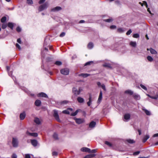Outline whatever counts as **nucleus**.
<instances>
[{
	"label": "nucleus",
	"mask_w": 158,
	"mask_h": 158,
	"mask_svg": "<svg viewBox=\"0 0 158 158\" xmlns=\"http://www.w3.org/2000/svg\"><path fill=\"white\" fill-rule=\"evenodd\" d=\"M48 6V3L46 2L43 4L40 5L38 8L39 11L40 12L47 8Z\"/></svg>",
	"instance_id": "nucleus-1"
},
{
	"label": "nucleus",
	"mask_w": 158,
	"mask_h": 158,
	"mask_svg": "<svg viewBox=\"0 0 158 158\" xmlns=\"http://www.w3.org/2000/svg\"><path fill=\"white\" fill-rule=\"evenodd\" d=\"M69 70L68 68L62 69L60 70V73L64 75H68L69 74Z\"/></svg>",
	"instance_id": "nucleus-2"
},
{
	"label": "nucleus",
	"mask_w": 158,
	"mask_h": 158,
	"mask_svg": "<svg viewBox=\"0 0 158 158\" xmlns=\"http://www.w3.org/2000/svg\"><path fill=\"white\" fill-rule=\"evenodd\" d=\"M12 144L13 147L15 148L18 147V139L16 138H13L12 139Z\"/></svg>",
	"instance_id": "nucleus-3"
},
{
	"label": "nucleus",
	"mask_w": 158,
	"mask_h": 158,
	"mask_svg": "<svg viewBox=\"0 0 158 158\" xmlns=\"http://www.w3.org/2000/svg\"><path fill=\"white\" fill-rule=\"evenodd\" d=\"M54 114H53V116L54 117L56 120L58 122H60V120L59 118V116L58 114V111L56 110H54Z\"/></svg>",
	"instance_id": "nucleus-4"
},
{
	"label": "nucleus",
	"mask_w": 158,
	"mask_h": 158,
	"mask_svg": "<svg viewBox=\"0 0 158 158\" xmlns=\"http://www.w3.org/2000/svg\"><path fill=\"white\" fill-rule=\"evenodd\" d=\"M74 119L75 120L76 122L78 124H80L83 123L84 122V120L83 119L75 118Z\"/></svg>",
	"instance_id": "nucleus-5"
},
{
	"label": "nucleus",
	"mask_w": 158,
	"mask_h": 158,
	"mask_svg": "<svg viewBox=\"0 0 158 158\" xmlns=\"http://www.w3.org/2000/svg\"><path fill=\"white\" fill-rule=\"evenodd\" d=\"M131 115L129 114H126L124 115V120L125 121H127L130 118Z\"/></svg>",
	"instance_id": "nucleus-6"
},
{
	"label": "nucleus",
	"mask_w": 158,
	"mask_h": 158,
	"mask_svg": "<svg viewBox=\"0 0 158 158\" xmlns=\"http://www.w3.org/2000/svg\"><path fill=\"white\" fill-rule=\"evenodd\" d=\"M62 8L60 6H57L52 9L51 10V11L52 12H56L60 10Z\"/></svg>",
	"instance_id": "nucleus-7"
},
{
	"label": "nucleus",
	"mask_w": 158,
	"mask_h": 158,
	"mask_svg": "<svg viewBox=\"0 0 158 158\" xmlns=\"http://www.w3.org/2000/svg\"><path fill=\"white\" fill-rule=\"evenodd\" d=\"M73 92L74 94L76 96L80 94L79 92H78V90L75 87L73 88Z\"/></svg>",
	"instance_id": "nucleus-8"
},
{
	"label": "nucleus",
	"mask_w": 158,
	"mask_h": 158,
	"mask_svg": "<svg viewBox=\"0 0 158 158\" xmlns=\"http://www.w3.org/2000/svg\"><path fill=\"white\" fill-rule=\"evenodd\" d=\"M37 96L39 97H42L47 98H48L47 95L46 94L43 92H41L38 94Z\"/></svg>",
	"instance_id": "nucleus-9"
},
{
	"label": "nucleus",
	"mask_w": 158,
	"mask_h": 158,
	"mask_svg": "<svg viewBox=\"0 0 158 158\" xmlns=\"http://www.w3.org/2000/svg\"><path fill=\"white\" fill-rule=\"evenodd\" d=\"M27 134L29 135L35 137L38 136V134L36 133H30L28 131L27 132Z\"/></svg>",
	"instance_id": "nucleus-10"
},
{
	"label": "nucleus",
	"mask_w": 158,
	"mask_h": 158,
	"mask_svg": "<svg viewBox=\"0 0 158 158\" xmlns=\"http://www.w3.org/2000/svg\"><path fill=\"white\" fill-rule=\"evenodd\" d=\"M81 151L82 152H90V149L87 148L83 147L81 148Z\"/></svg>",
	"instance_id": "nucleus-11"
},
{
	"label": "nucleus",
	"mask_w": 158,
	"mask_h": 158,
	"mask_svg": "<svg viewBox=\"0 0 158 158\" xmlns=\"http://www.w3.org/2000/svg\"><path fill=\"white\" fill-rule=\"evenodd\" d=\"M31 143L32 145L34 147L36 146L37 145L38 142L36 140H31Z\"/></svg>",
	"instance_id": "nucleus-12"
},
{
	"label": "nucleus",
	"mask_w": 158,
	"mask_h": 158,
	"mask_svg": "<svg viewBox=\"0 0 158 158\" xmlns=\"http://www.w3.org/2000/svg\"><path fill=\"white\" fill-rule=\"evenodd\" d=\"M68 110H70L71 111H73V109L71 108H68L67 110H65L62 111V113L63 114H70L69 112L68 111Z\"/></svg>",
	"instance_id": "nucleus-13"
},
{
	"label": "nucleus",
	"mask_w": 158,
	"mask_h": 158,
	"mask_svg": "<svg viewBox=\"0 0 158 158\" xmlns=\"http://www.w3.org/2000/svg\"><path fill=\"white\" fill-rule=\"evenodd\" d=\"M92 95L90 94L89 98V101L87 102V104L88 106H90L92 102Z\"/></svg>",
	"instance_id": "nucleus-14"
},
{
	"label": "nucleus",
	"mask_w": 158,
	"mask_h": 158,
	"mask_svg": "<svg viewBox=\"0 0 158 158\" xmlns=\"http://www.w3.org/2000/svg\"><path fill=\"white\" fill-rule=\"evenodd\" d=\"M96 125V123L95 122L92 121L89 124V127L91 128L94 127Z\"/></svg>",
	"instance_id": "nucleus-15"
},
{
	"label": "nucleus",
	"mask_w": 158,
	"mask_h": 158,
	"mask_svg": "<svg viewBox=\"0 0 158 158\" xmlns=\"http://www.w3.org/2000/svg\"><path fill=\"white\" fill-rule=\"evenodd\" d=\"M34 122L38 125H39L40 123V121L39 118L37 117H35L34 118Z\"/></svg>",
	"instance_id": "nucleus-16"
},
{
	"label": "nucleus",
	"mask_w": 158,
	"mask_h": 158,
	"mask_svg": "<svg viewBox=\"0 0 158 158\" xmlns=\"http://www.w3.org/2000/svg\"><path fill=\"white\" fill-rule=\"evenodd\" d=\"M26 116V114L25 112L21 113L20 115V119L23 120L24 119Z\"/></svg>",
	"instance_id": "nucleus-17"
},
{
	"label": "nucleus",
	"mask_w": 158,
	"mask_h": 158,
	"mask_svg": "<svg viewBox=\"0 0 158 158\" xmlns=\"http://www.w3.org/2000/svg\"><path fill=\"white\" fill-rule=\"evenodd\" d=\"M147 95L148 97L152 99H156L158 98V94L157 93L156 94L155 96H151L148 94H147Z\"/></svg>",
	"instance_id": "nucleus-18"
},
{
	"label": "nucleus",
	"mask_w": 158,
	"mask_h": 158,
	"mask_svg": "<svg viewBox=\"0 0 158 158\" xmlns=\"http://www.w3.org/2000/svg\"><path fill=\"white\" fill-rule=\"evenodd\" d=\"M77 100L78 102L80 103H82L84 101V100L83 98L79 97L77 98Z\"/></svg>",
	"instance_id": "nucleus-19"
},
{
	"label": "nucleus",
	"mask_w": 158,
	"mask_h": 158,
	"mask_svg": "<svg viewBox=\"0 0 158 158\" xmlns=\"http://www.w3.org/2000/svg\"><path fill=\"white\" fill-rule=\"evenodd\" d=\"M102 91H100L99 97L98 99V102H100L102 98Z\"/></svg>",
	"instance_id": "nucleus-20"
},
{
	"label": "nucleus",
	"mask_w": 158,
	"mask_h": 158,
	"mask_svg": "<svg viewBox=\"0 0 158 158\" xmlns=\"http://www.w3.org/2000/svg\"><path fill=\"white\" fill-rule=\"evenodd\" d=\"M41 104V102L39 100H37L35 102V104L36 106H39Z\"/></svg>",
	"instance_id": "nucleus-21"
},
{
	"label": "nucleus",
	"mask_w": 158,
	"mask_h": 158,
	"mask_svg": "<svg viewBox=\"0 0 158 158\" xmlns=\"http://www.w3.org/2000/svg\"><path fill=\"white\" fill-rule=\"evenodd\" d=\"M149 138V136L148 135H145L144 137V138H143V143L145 142L147 139H148Z\"/></svg>",
	"instance_id": "nucleus-22"
},
{
	"label": "nucleus",
	"mask_w": 158,
	"mask_h": 158,
	"mask_svg": "<svg viewBox=\"0 0 158 158\" xmlns=\"http://www.w3.org/2000/svg\"><path fill=\"white\" fill-rule=\"evenodd\" d=\"M125 93L126 94H129L130 95H133V92L131 91L130 90H127L125 91Z\"/></svg>",
	"instance_id": "nucleus-23"
},
{
	"label": "nucleus",
	"mask_w": 158,
	"mask_h": 158,
	"mask_svg": "<svg viewBox=\"0 0 158 158\" xmlns=\"http://www.w3.org/2000/svg\"><path fill=\"white\" fill-rule=\"evenodd\" d=\"M90 75L87 73H82L78 75L79 76H82L84 77H86L89 76Z\"/></svg>",
	"instance_id": "nucleus-24"
},
{
	"label": "nucleus",
	"mask_w": 158,
	"mask_h": 158,
	"mask_svg": "<svg viewBox=\"0 0 158 158\" xmlns=\"http://www.w3.org/2000/svg\"><path fill=\"white\" fill-rule=\"evenodd\" d=\"M133 97L136 100H139L140 98V96L139 95L135 94H133Z\"/></svg>",
	"instance_id": "nucleus-25"
},
{
	"label": "nucleus",
	"mask_w": 158,
	"mask_h": 158,
	"mask_svg": "<svg viewBox=\"0 0 158 158\" xmlns=\"http://www.w3.org/2000/svg\"><path fill=\"white\" fill-rule=\"evenodd\" d=\"M95 156V155L94 154H91L87 155L85 156L84 158H90L94 157Z\"/></svg>",
	"instance_id": "nucleus-26"
},
{
	"label": "nucleus",
	"mask_w": 158,
	"mask_h": 158,
	"mask_svg": "<svg viewBox=\"0 0 158 158\" xmlns=\"http://www.w3.org/2000/svg\"><path fill=\"white\" fill-rule=\"evenodd\" d=\"M149 50L152 54H156L157 53V52L155 50L152 49V48H150Z\"/></svg>",
	"instance_id": "nucleus-27"
},
{
	"label": "nucleus",
	"mask_w": 158,
	"mask_h": 158,
	"mask_svg": "<svg viewBox=\"0 0 158 158\" xmlns=\"http://www.w3.org/2000/svg\"><path fill=\"white\" fill-rule=\"evenodd\" d=\"M130 45L134 47H136V42L131 41L130 43Z\"/></svg>",
	"instance_id": "nucleus-28"
},
{
	"label": "nucleus",
	"mask_w": 158,
	"mask_h": 158,
	"mask_svg": "<svg viewBox=\"0 0 158 158\" xmlns=\"http://www.w3.org/2000/svg\"><path fill=\"white\" fill-rule=\"evenodd\" d=\"M80 110H79V109L75 111V112L71 114V115L72 116H75L78 113Z\"/></svg>",
	"instance_id": "nucleus-29"
},
{
	"label": "nucleus",
	"mask_w": 158,
	"mask_h": 158,
	"mask_svg": "<svg viewBox=\"0 0 158 158\" xmlns=\"http://www.w3.org/2000/svg\"><path fill=\"white\" fill-rule=\"evenodd\" d=\"M93 44L91 42H90L88 44V48L91 49L93 48Z\"/></svg>",
	"instance_id": "nucleus-30"
},
{
	"label": "nucleus",
	"mask_w": 158,
	"mask_h": 158,
	"mask_svg": "<svg viewBox=\"0 0 158 158\" xmlns=\"http://www.w3.org/2000/svg\"><path fill=\"white\" fill-rule=\"evenodd\" d=\"M125 31V30L123 28H118L117 29L118 32L120 33L123 32Z\"/></svg>",
	"instance_id": "nucleus-31"
},
{
	"label": "nucleus",
	"mask_w": 158,
	"mask_h": 158,
	"mask_svg": "<svg viewBox=\"0 0 158 158\" xmlns=\"http://www.w3.org/2000/svg\"><path fill=\"white\" fill-rule=\"evenodd\" d=\"M143 110L147 115H151V113L150 111L145 109H143Z\"/></svg>",
	"instance_id": "nucleus-32"
},
{
	"label": "nucleus",
	"mask_w": 158,
	"mask_h": 158,
	"mask_svg": "<svg viewBox=\"0 0 158 158\" xmlns=\"http://www.w3.org/2000/svg\"><path fill=\"white\" fill-rule=\"evenodd\" d=\"M8 26L12 30L13 29V27L14 25H13V23H10V22H9L8 23Z\"/></svg>",
	"instance_id": "nucleus-33"
},
{
	"label": "nucleus",
	"mask_w": 158,
	"mask_h": 158,
	"mask_svg": "<svg viewBox=\"0 0 158 158\" xmlns=\"http://www.w3.org/2000/svg\"><path fill=\"white\" fill-rule=\"evenodd\" d=\"M105 143L106 144V145H108V146L110 147H112V144L107 141H106L105 142Z\"/></svg>",
	"instance_id": "nucleus-34"
},
{
	"label": "nucleus",
	"mask_w": 158,
	"mask_h": 158,
	"mask_svg": "<svg viewBox=\"0 0 158 158\" xmlns=\"http://www.w3.org/2000/svg\"><path fill=\"white\" fill-rule=\"evenodd\" d=\"M126 141L129 143L132 144L135 143V141L133 139H127L126 140Z\"/></svg>",
	"instance_id": "nucleus-35"
},
{
	"label": "nucleus",
	"mask_w": 158,
	"mask_h": 158,
	"mask_svg": "<svg viewBox=\"0 0 158 158\" xmlns=\"http://www.w3.org/2000/svg\"><path fill=\"white\" fill-rule=\"evenodd\" d=\"M143 2V3H142L141 2H139V3L142 6H143V4H144L145 5L146 7L148 8V4H147L146 2L145 1H144Z\"/></svg>",
	"instance_id": "nucleus-36"
},
{
	"label": "nucleus",
	"mask_w": 158,
	"mask_h": 158,
	"mask_svg": "<svg viewBox=\"0 0 158 158\" xmlns=\"http://www.w3.org/2000/svg\"><path fill=\"white\" fill-rule=\"evenodd\" d=\"M69 102L67 100H64L63 101L61 102H60V104L61 105H64L67 104Z\"/></svg>",
	"instance_id": "nucleus-37"
},
{
	"label": "nucleus",
	"mask_w": 158,
	"mask_h": 158,
	"mask_svg": "<svg viewBox=\"0 0 158 158\" xmlns=\"http://www.w3.org/2000/svg\"><path fill=\"white\" fill-rule=\"evenodd\" d=\"M6 17L5 16H4L1 19V21L2 23H4L6 22Z\"/></svg>",
	"instance_id": "nucleus-38"
},
{
	"label": "nucleus",
	"mask_w": 158,
	"mask_h": 158,
	"mask_svg": "<svg viewBox=\"0 0 158 158\" xmlns=\"http://www.w3.org/2000/svg\"><path fill=\"white\" fill-rule=\"evenodd\" d=\"M148 60L149 61L152 62L153 60V58L150 56H148L147 57Z\"/></svg>",
	"instance_id": "nucleus-39"
},
{
	"label": "nucleus",
	"mask_w": 158,
	"mask_h": 158,
	"mask_svg": "<svg viewBox=\"0 0 158 158\" xmlns=\"http://www.w3.org/2000/svg\"><path fill=\"white\" fill-rule=\"evenodd\" d=\"M53 137L55 139H58V135L56 133H54L53 134Z\"/></svg>",
	"instance_id": "nucleus-40"
},
{
	"label": "nucleus",
	"mask_w": 158,
	"mask_h": 158,
	"mask_svg": "<svg viewBox=\"0 0 158 158\" xmlns=\"http://www.w3.org/2000/svg\"><path fill=\"white\" fill-rule=\"evenodd\" d=\"M62 64V63L61 61H57L55 63V64L58 66L61 65Z\"/></svg>",
	"instance_id": "nucleus-41"
},
{
	"label": "nucleus",
	"mask_w": 158,
	"mask_h": 158,
	"mask_svg": "<svg viewBox=\"0 0 158 158\" xmlns=\"http://www.w3.org/2000/svg\"><path fill=\"white\" fill-rule=\"evenodd\" d=\"M139 35L138 34L136 33L133 34V37L135 38H138L139 37Z\"/></svg>",
	"instance_id": "nucleus-42"
},
{
	"label": "nucleus",
	"mask_w": 158,
	"mask_h": 158,
	"mask_svg": "<svg viewBox=\"0 0 158 158\" xmlns=\"http://www.w3.org/2000/svg\"><path fill=\"white\" fill-rule=\"evenodd\" d=\"M27 3L28 4H33L32 0H27Z\"/></svg>",
	"instance_id": "nucleus-43"
},
{
	"label": "nucleus",
	"mask_w": 158,
	"mask_h": 158,
	"mask_svg": "<svg viewBox=\"0 0 158 158\" xmlns=\"http://www.w3.org/2000/svg\"><path fill=\"white\" fill-rule=\"evenodd\" d=\"M7 27V25L6 24H2V28L3 29H5Z\"/></svg>",
	"instance_id": "nucleus-44"
},
{
	"label": "nucleus",
	"mask_w": 158,
	"mask_h": 158,
	"mask_svg": "<svg viewBox=\"0 0 158 158\" xmlns=\"http://www.w3.org/2000/svg\"><path fill=\"white\" fill-rule=\"evenodd\" d=\"M140 86L143 89H144L145 90H147V88H146V87L145 86L143 85L142 84H141L140 85Z\"/></svg>",
	"instance_id": "nucleus-45"
},
{
	"label": "nucleus",
	"mask_w": 158,
	"mask_h": 158,
	"mask_svg": "<svg viewBox=\"0 0 158 158\" xmlns=\"http://www.w3.org/2000/svg\"><path fill=\"white\" fill-rule=\"evenodd\" d=\"M112 21V19H104V21L107 22H110Z\"/></svg>",
	"instance_id": "nucleus-46"
},
{
	"label": "nucleus",
	"mask_w": 158,
	"mask_h": 158,
	"mask_svg": "<svg viewBox=\"0 0 158 158\" xmlns=\"http://www.w3.org/2000/svg\"><path fill=\"white\" fill-rule=\"evenodd\" d=\"M102 88L105 91H106V87H105V85H104V84H102V85H101V86Z\"/></svg>",
	"instance_id": "nucleus-47"
},
{
	"label": "nucleus",
	"mask_w": 158,
	"mask_h": 158,
	"mask_svg": "<svg viewBox=\"0 0 158 158\" xmlns=\"http://www.w3.org/2000/svg\"><path fill=\"white\" fill-rule=\"evenodd\" d=\"M140 153L139 151H137L134 152L133 154L134 156L137 155Z\"/></svg>",
	"instance_id": "nucleus-48"
},
{
	"label": "nucleus",
	"mask_w": 158,
	"mask_h": 158,
	"mask_svg": "<svg viewBox=\"0 0 158 158\" xmlns=\"http://www.w3.org/2000/svg\"><path fill=\"white\" fill-rule=\"evenodd\" d=\"M16 30L18 32H19L21 31V29L19 27H18L16 28Z\"/></svg>",
	"instance_id": "nucleus-49"
},
{
	"label": "nucleus",
	"mask_w": 158,
	"mask_h": 158,
	"mask_svg": "<svg viewBox=\"0 0 158 158\" xmlns=\"http://www.w3.org/2000/svg\"><path fill=\"white\" fill-rule=\"evenodd\" d=\"M132 32L131 30V29L129 30L127 32L126 34L127 35H130Z\"/></svg>",
	"instance_id": "nucleus-50"
},
{
	"label": "nucleus",
	"mask_w": 158,
	"mask_h": 158,
	"mask_svg": "<svg viewBox=\"0 0 158 158\" xmlns=\"http://www.w3.org/2000/svg\"><path fill=\"white\" fill-rule=\"evenodd\" d=\"M65 33L64 32H63L61 33L60 35V37H62L64 36L65 35Z\"/></svg>",
	"instance_id": "nucleus-51"
},
{
	"label": "nucleus",
	"mask_w": 158,
	"mask_h": 158,
	"mask_svg": "<svg viewBox=\"0 0 158 158\" xmlns=\"http://www.w3.org/2000/svg\"><path fill=\"white\" fill-rule=\"evenodd\" d=\"M103 66L105 67H110V65L109 64H105L103 65Z\"/></svg>",
	"instance_id": "nucleus-52"
},
{
	"label": "nucleus",
	"mask_w": 158,
	"mask_h": 158,
	"mask_svg": "<svg viewBox=\"0 0 158 158\" xmlns=\"http://www.w3.org/2000/svg\"><path fill=\"white\" fill-rule=\"evenodd\" d=\"M15 45L16 47L18 48L19 50L21 49V48L20 46L18 44H16Z\"/></svg>",
	"instance_id": "nucleus-53"
},
{
	"label": "nucleus",
	"mask_w": 158,
	"mask_h": 158,
	"mask_svg": "<svg viewBox=\"0 0 158 158\" xmlns=\"http://www.w3.org/2000/svg\"><path fill=\"white\" fill-rule=\"evenodd\" d=\"M97 150L95 149H93L92 150H90V152H89V153H95L96 152Z\"/></svg>",
	"instance_id": "nucleus-54"
},
{
	"label": "nucleus",
	"mask_w": 158,
	"mask_h": 158,
	"mask_svg": "<svg viewBox=\"0 0 158 158\" xmlns=\"http://www.w3.org/2000/svg\"><path fill=\"white\" fill-rule=\"evenodd\" d=\"M52 155L53 156H56L57 155V152H53L52 153Z\"/></svg>",
	"instance_id": "nucleus-55"
},
{
	"label": "nucleus",
	"mask_w": 158,
	"mask_h": 158,
	"mask_svg": "<svg viewBox=\"0 0 158 158\" xmlns=\"http://www.w3.org/2000/svg\"><path fill=\"white\" fill-rule=\"evenodd\" d=\"M46 0H40V1L39 2V4H41L43 3Z\"/></svg>",
	"instance_id": "nucleus-56"
},
{
	"label": "nucleus",
	"mask_w": 158,
	"mask_h": 158,
	"mask_svg": "<svg viewBox=\"0 0 158 158\" xmlns=\"http://www.w3.org/2000/svg\"><path fill=\"white\" fill-rule=\"evenodd\" d=\"M116 26L115 25H112L110 26V28L111 29H114L116 28Z\"/></svg>",
	"instance_id": "nucleus-57"
},
{
	"label": "nucleus",
	"mask_w": 158,
	"mask_h": 158,
	"mask_svg": "<svg viewBox=\"0 0 158 158\" xmlns=\"http://www.w3.org/2000/svg\"><path fill=\"white\" fill-rule=\"evenodd\" d=\"M97 84L98 87H100L102 85H101V83L100 82H98L97 83Z\"/></svg>",
	"instance_id": "nucleus-58"
},
{
	"label": "nucleus",
	"mask_w": 158,
	"mask_h": 158,
	"mask_svg": "<svg viewBox=\"0 0 158 158\" xmlns=\"http://www.w3.org/2000/svg\"><path fill=\"white\" fill-rule=\"evenodd\" d=\"M25 158H31V157L30 155L29 154H26Z\"/></svg>",
	"instance_id": "nucleus-59"
},
{
	"label": "nucleus",
	"mask_w": 158,
	"mask_h": 158,
	"mask_svg": "<svg viewBox=\"0 0 158 158\" xmlns=\"http://www.w3.org/2000/svg\"><path fill=\"white\" fill-rule=\"evenodd\" d=\"M93 62L92 61H89V62H88L87 63H86L85 64V65H89L90 64Z\"/></svg>",
	"instance_id": "nucleus-60"
},
{
	"label": "nucleus",
	"mask_w": 158,
	"mask_h": 158,
	"mask_svg": "<svg viewBox=\"0 0 158 158\" xmlns=\"http://www.w3.org/2000/svg\"><path fill=\"white\" fill-rule=\"evenodd\" d=\"M17 155L15 154H13L12 156V158H17Z\"/></svg>",
	"instance_id": "nucleus-61"
},
{
	"label": "nucleus",
	"mask_w": 158,
	"mask_h": 158,
	"mask_svg": "<svg viewBox=\"0 0 158 158\" xmlns=\"http://www.w3.org/2000/svg\"><path fill=\"white\" fill-rule=\"evenodd\" d=\"M17 42H18V43L20 44H21V41L20 39V38H19L17 39Z\"/></svg>",
	"instance_id": "nucleus-62"
},
{
	"label": "nucleus",
	"mask_w": 158,
	"mask_h": 158,
	"mask_svg": "<svg viewBox=\"0 0 158 158\" xmlns=\"http://www.w3.org/2000/svg\"><path fill=\"white\" fill-rule=\"evenodd\" d=\"M82 89L81 88H79L78 89V92H79V94L82 91Z\"/></svg>",
	"instance_id": "nucleus-63"
},
{
	"label": "nucleus",
	"mask_w": 158,
	"mask_h": 158,
	"mask_svg": "<svg viewBox=\"0 0 158 158\" xmlns=\"http://www.w3.org/2000/svg\"><path fill=\"white\" fill-rule=\"evenodd\" d=\"M157 136H158V133L154 134L153 136V137H155Z\"/></svg>",
	"instance_id": "nucleus-64"
}]
</instances>
